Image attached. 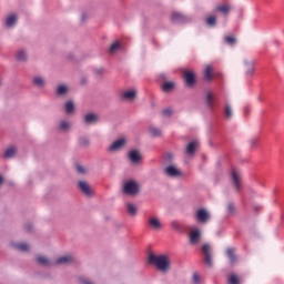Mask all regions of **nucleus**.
I'll list each match as a JSON object with an SVG mask.
<instances>
[{
	"instance_id": "obj_25",
	"label": "nucleus",
	"mask_w": 284,
	"mask_h": 284,
	"mask_svg": "<svg viewBox=\"0 0 284 284\" xmlns=\"http://www.w3.org/2000/svg\"><path fill=\"white\" fill-rule=\"evenodd\" d=\"M214 70L212 69V67H206L205 69V79L206 81H212V79H214Z\"/></svg>"
},
{
	"instance_id": "obj_26",
	"label": "nucleus",
	"mask_w": 284,
	"mask_h": 284,
	"mask_svg": "<svg viewBox=\"0 0 284 284\" xmlns=\"http://www.w3.org/2000/svg\"><path fill=\"white\" fill-rule=\"evenodd\" d=\"M14 154H17V149L11 146L4 151V159H12V156H14Z\"/></svg>"
},
{
	"instance_id": "obj_21",
	"label": "nucleus",
	"mask_w": 284,
	"mask_h": 284,
	"mask_svg": "<svg viewBox=\"0 0 284 284\" xmlns=\"http://www.w3.org/2000/svg\"><path fill=\"white\" fill-rule=\"evenodd\" d=\"M94 121H97V114L94 113H89L84 116V123H87V125H92Z\"/></svg>"
},
{
	"instance_id": "obj_41",
	"label": "nucleus",
	"mask_w": 284,
	"mask_h": 284,
	"mask_svg": "<svg viewBox=\"0 0 284 284\" xmlns=\"http://www.w3.org/2000/svg\"><path fill=\"white\" fill-rule=\"evenodd\" d=\"M68 128H70V123L62 121L60 123V130H68Z\"/></svg>"
},
{
	"instance_id": "obj_35",
	"label": "nucleus",
	"mask_w": 284,
	"mask_h": 284,
	"mask_svg": "<svg viewBox=\"0 0 284 284\" xmlns=\"http://www.w3.org/2000/svg\"><path fill=\"white\" fill-rule=\"evenodd\" d=\"M149 131L151 132L152 136H161V129L156 126H150Z\"/></svg>"
},
{
	"instance_id": "obj_34",
	"label": "nucleus",
	"mask_w": 284,
	"mask_h": 284,
	"mask_svg": "<svg viewBox=\"0 0 284 284\" xmlns=\"http://www.w3.org/2000/svg\"><path fill=\"white\" fill-rule=\"evenodd\" d=\"M28 59V54L26 53V51L20 50L17 53V60L18 61H26Z\"/></svg>"
},
{
	"instance_id": "obj_27",
	"label": "nucleus",
	"mask_w": 284,
	"mask_h": 284,
	"mask_svg": "<svg viewBox=\"0 0 284 284\" xmlns=\"http://www.w3.org/2000/svg\"><path fill=\"white\" fill-rule=\"evenodd\" d=\"M229 284H241V277L236 274H231L227 280Z\"/></svg>"
},
{
	"instance_id": "obj_32",
	"label": "nucleus",
	"mask_w": 284,
	"mask_h": 284,
	"mask_svg": "<svg viewBox=\"0 0 284 284\" xmlns=\"http://www.w3.org/2000/svg\"><path fill=\"white\" fill-rule=\"evenodd\" d=\"M224 43L227 45H236V38H234V36H226L224 38Z\"/></svg>"
},
{
	"instance_id": "obj_51",
	"label": "nucleus",
	"mask_w": 284,
	"mask_h": 284,
	"mask_svg": "<svg viewBox=\"0 0 284 284\" xmlns=\"http://www.w3.org/2000/svg\"><path fill=\"white\" fill-rule=\"evenodd\" d=\"M3 183V178L0 176V185Z\"/></svg>"
},
{
	"instance_id": "obj_24",
	"label": "nucleus",
	"mask_w": 284,
	"mask_h": 284,
	"mask_svg": "<svg viewBox=\"0 0 284 284\" xmlns=\"http://www.w3.org/2000/svg\"><path fill=\"white\" fill-rule=\"evenodd\" d=\"M13 247L16 250H19V252H28V250H30V246L26 243H17V244H13Z\"/></svg>"
},
{
	"instance_id": "obj_11",
	"label": "nucleus",
	"mask_w": 284,
	"mask_h": 284,
	"mask_svg": "<svg viewBox=\"0 0 284 284\" xmlns=\"http://www.w3.org/2000/svg\"><path fill=\"white\" fill-rule=\"evenodd\" d=\"M206 106L211 112H214V108H216V101L214 100V94H212V92L206 94Z\"/></svg>"
},
{
	"instance_id": "obj_19",
	"label": "nucleus",
	"mask_w": 284,
	"mask_h": 284,
	"mask_svg": "<svg viewBox=\"0 0 284 284\" xmlns=\"http://www.w3.org/2000/svg\"><path fill=\"white\" fill-rule=\"evenodd\" d=\"M226 256L230 260L232 265H234V263H236V254H235L234 248H227Z\"/></svg>"
},
{
	"instance_id": "obj_47",
	"label": "nucleus",
	"mask_w": 284,
	"mask_h": 284,
	"mask_svg": "<svg viewBox=\"0 0 284 284\" xmlns=\"http://www.w3.org/2000/svg\"><path fill=\"white\" fill-rule=\"evenodd\" d=\"M244 114H245V115L250 114V108H248V106H245V108H244Z\"/></svg>"
},
{
	"instance_id": "obj_29",
	"label": "nucleus",
	"mask_w": 284,
	"mask_h": 284,
	"mask_svg": "<svg viewBox=\"0 0 284 284\" xmlns=\"http://www.w3.org/2000/svg\"><path fill=\"white\" fill-rule=\"evenodd\" d=\"M33 85H37L38 88H43L45 85V80L41 77L33 78Z\"/></svg>"
},
{
	"instance_id": "obj_9",
	"label": "nucleus",
	"mask_w": 284,
	"mask_h": 284,
	"mask_svg": "<svg viewBox=\"0 0 284 284\" xmlns=\"http://www.w3.org/2000/svg\"><path fill=\"white\" fill-rule=\"evenodd\" d=\"M123 145H125V139H119L110 145L109 152H116L121 150Z\"/></svg>"
},
{
	"instance_id": "obj_50",
	"label": "nucleus",
	"mask_w": 284,
	"mask_h": 284,
	"mask_svg": "<svg viewBox=\"0 0 284 284\" xmlns=\"http://www.w3.org/2000/svg\"><path fill=\"white\" fill-rule=\"evenodd\" d=\"M87 14L82 13V21H85Z\"/></svg>"
},
{
	"instance_id": "obj_43",
	"label": "nucleus",
	"mask_w": 284,
	"mask_h": 284,
	"mask_svg": "<svg viewBox=\"0 0 284 284\" xmlns=\"http://www.w3.org/2000/svg\"><path fill=\"white\" fill-rule=\"evenodd\" d=\"M227 210L230 213L234 212L236 210V207L234 206V203L230 202L227 205Z\"/></svg>"
},
{
	"instance_id": "obj_2",
	"label": "nucleus",
	"mask_w": 284,
	"mask_h": 284,
	"mask_svg": "<svg viewBox=\"0 0 284 284\" xmlns=\"http://www.w3.org/2000/svg\"><path fill=\"white\" fill-rule=\"evenodd\" d=\"M186 88H194L196 85V73L192 70H184L182 72Z\"/></svg>"
},
{
	"instance_id": "obj_7",
	"label": "nucleus",
	"mask_w": 284,
	"mask_h": 284,
	"mask_svg": "<svg viewBox=\"0 0 284 284\" xmlns=\"http://www.w3.org/2000/svg\"><path fill=\"white\" fill-rule=\"evenodd\" d=\"M196 220L199 223H207L210 221V213H207V211L204 209H200L196 212Z\"/></svg>"
},
{
	"instance_id": "obj_48",
	"label": "nucleus",
	"mask_w": 284,
	"mask_h": 284,
	"mask_svg": "<svg viewBox=\"0 0 284 284\" xmlns=\"http://www.w3.org/2000/svg\"><path fill=\"white\" fill-rule=\"evenodd\" d=\"M26 230H27V232H31L32 226H31V225H28V226L26 227Z\"/></svg>"
},
{
	"instance_id": "obj_36",
	"label": "nucleus",
	"mask_w": 284,
	"mask_h": 284,
	"mask_svg": "<svg viewBox=\"0 0 284 284\" xmlns=\"http://www.w3.org/2000/svg\"><path fill=\"white\" fill-rule=\"evenodd\" d=\"M171 227H172V230H175L176 232H181V230H183V227L181 226V223H179V221L171 222Z\"/></svg>"
},
{
	"instance_id": "obj_52",
	"label": "nucleus",
	"mask_w": 284,
	"mask_h": 284,
	"mask_svg": "<svg viewBox=\"0 0 284 284\" xmlns=\"http://www.w3.org/2000/svg\"><path fill=\"white\" fill-rule=\"evenodd\" d=\"M254 210H255V211H258V210H261V207H260V206H255Z\"/></svg>"
},
{
	"instance_id": "obj_17",
	"label": "nucleus",
	"mask_w": 284,
	"mask_h": 284,
	"mask_svg": "<svg viewBox=\"0 0 284 284\" xmlns=\"http://www.w3.org/2000/svg\"><path fill=\"white\" fill-rule=\"evenodd\" d=\"M149 226L152 227L153 230H161V227H163L161 221H159V217H151L149 220Z\"/></svg>"
},
{
	"instance_id": "obj_46",
	"label": "nucleus",
	"mask_w": 284,
	"mask_h": 284,
	"mask_svg": "<svg viewBox=\"0 0 284 284\" xmlns=\"http://www.w3.org/2000/svg\"><path fill=\"white\" fill-rule=\"evenodd\" d=\"M256 143H258V138H254L251 140V148H256Z\"/></svg>"
},
{
	"instance_id": "obj_4",
	"label": "nucleus",
	"mask_w": 284,
	"mask_h": 284,
	"mask_svg": "<svg viewBox=\"0 0 284 284\" xmlns=\"http://www.w3.org/2000/svg\"><path fill=\"white\" fill-rule=\"evenodd\" d=\"M202 252L204 254L205 265H209V267H212V248L210 247V244H203Z\"/></svg>"
},
{
	"instance_id": "obj_49",
	"label": "nucleus",
	"mask_w": 284,
	"mask_h": 284,
	"mask_svg": "<svg viewBox=\"0 0 284 284\" xmlns=\"http://www.w3.org/2000/svg\"><path fill=\"white\" fill-rule=\"evenodd\" d=\"M102 72H103V69H98V70H97V73H98V74H101Z\"/></svg>"
},
{
	"instance_id": "obj_20",
	"label": "nucleus",
	"mask_w": 284,
	"mask_h": 284,
	"mask_svg": "<svg viewBox=\"0 0 284 284\" xmlns=\"http://www.w3.org/2000/svg\"><path fill=\"white\" fill-rule=\"evenodd\" d=\"M37 261L39 265H42L43 267H50L52 264L49 262L48 257L39 255L37 257Z\"/></svg>"
},
{
	"instance_id": "obj_1",
	"label": "nucleus",
	"mask_w": 284,
	"mask_h": 284,
	"mask_svg": "<svg viewBox=\"0 0 284 284\" xmlns=\"http://www.w3.org/2000/svg\"><path fill=\"white\" fill-rule=\"evenodd\" d=\"M149 265H154L159 272L165 274L170 270V257L151 253L149 254Z\"/></svg>"
},
{
	"instance_id": "obj_22",
	"label": "nucleus",
	"mask_w": 284,
	"mask_h": 284,
	"mask_svg": "<svg viewBox=\"0 0 284 284\" xmlns=\"http://www.w3.org/2000/svg\"><path fill=\"white\" fill-rule=\"evenodd\" d=\"M205 23H206V26H209V28H215V26H216V16L206 17Z\"/></svg>"
},
{
	"instance_id": "obj_31",
	"label": "nucleus",
	"mask_w": 284,
	"mask_h": 284,
	"mask_svg": "<svg viewBox=\"0 0 284 284\" xmlns=\"http://www.w3.org/2000/svg\"><path fill=\"white\" fill-rule=\"evenodd\" d=\"M126 210L131 216H136V206L133 203H128Z\"/></svg>"
},
{
	"instance_id": "obj_16",
	"label": "nucleus",
	"mask_w": 284,
	"mask_h": 284,
	"mask_svg": "<svg viewBox=\"0 0 284 284\" xmlns=\"http://www.w3.org/2000/svg\"><path fill=\"white\" fill-rule=\"evenodd\" d=\"M165 174H168V176H181V172L174 165L168 166L165 169Z\"/></svg>"
},
{
	"instance_id": "obj_40",
	"label": "nucleus",
	"mask_w": 284,
	"mask_h": 284,
	"mask_svg": "<svg viewBox=\"0 0 284 284\" xmlns=\"http://www.w3.org/2000/svg\"><path fill=\"white\" fill-rule=\"evenodd\" d=\"M193 283L201 284V276L199 275V273L193 274Z\"/></svg>"
},
{
	"instance_id": "obj_45",
	"label": "nucleus",
	"mask_w": 284,
	"mask_h": 284,
	"mask_svg": "<svg viewBox=\"0 0 284 284\" xmlns=\"http://www.w3.org/2000/svg\"><path fill=\"white\" fill-rule=\"evenodd\" d=\"M247 77H252L254 74V65L252 64L251 68L246 71Z\"/></svg>"
},
{
	"instance_id": "obj_33",
	"label": "nucleus",
	"mask_w": 284,
	"mask_h": 284,
	"mask_svg": "<svg viewBox=\"0 0 284 284\" xmlns=\"http://www.w3.org/2000/svg\"><path fill=\"white\" fill-rule=\"evenodd\" d=\"M65 112L67 114H72V112H74V103L72 101L65 103Z\"/></svg>"
},
{
	"instance_id": "obj_12",
	"label": "nucleus",
	"mask_w": 284,
	"mask_h": 284,
	"mask_svg": "<svg viewBox=\"0 0 284 284\" xmlns=\"http://www.w3.org/2000/svg\"><path fill=\"white\" fill-rule=\"evenodd\" d=\"M79 189L81 190V192L83 194H85V196H91L92 195V189H90V184H88V182L80 181L79 182Z\"/></svg>"
},
{
	"instance_id": "obj_10",
	"label": "nucleus",
	"mask_w": 284,
	"mask_h": 284,
	"mask_svg": "<svg viewBox=\"0 0 284 284\" xmlns=\"http://www.w3.org/2000/svg\"><path fill=\"white\" fill-rule=\"evenodd\" d=\"M231 179L233 181V184L235 185V190L237 192H241V178L239 176V173L236 172V170H233L232 171V175H231Z\"/></svg>"
},
{
	"instance_id": "obj_18",
	"label": "nucleus",
	"mask_w": 284,
	"mask_h": 284,
	"mask_svg": "<svg viewBox=\"0 0 284 284\" xmlns=\"http://www.w3.org/2000/svg\"><path fill=\"white\" fill-rule=\"evenodd\" d=\"M74 261V257L70 256V255H67V256H62V257H59L57 260V265H65L68 263H72Z\"/></svg>"
},
{
	"instance_id": "obj_44",
	"label": "nucleus",
	"mask_w": 284,
	"mask_h": 284,
	"mask_svg": "<svg viewBox=\"0 0 284 284\" xmlns=\"http://www.w3.org/2000/svg\"><path fill=\"white\" fill-rule=\"evenodd\" d=\"M77 171L79 172V174H85V169L81 165H77Z\"/></svg>"
},
{
	"instance_id": "obj_5",
	"label": "nucleus",
	"mask_w": 284,
	"mask_h": 284,
	"mask_svg": "<svg viewBox=\"0 0 284 284\" xmlns=\"http://www.w3.org/2000/svg\"><path fill=\"white\" fill-rule=\"evenodd\" d=\"M214 12H220V14L227 17V14L232 12V4L231 3L216 4Z\"/></svg>"
},
{
	"instance_id": "obj_28",
	"label": "nucleus",
	"mask_w": 284,
	"mask_h": 284,
	"mask_svg": "<svg viewBox=\"0 0 284 284\" xmlns=\"http://www.w3.org/2000/svg\"><path fill=\"white\" fill-rule=\"evenodd\" d=\"M223 114H224L225 119H232L233 113H232V106L230 104H226L224 106Z\"/></svg>"
},
{
	"instance_id": "obj_39",
	"label": "nucleus",
	"mask_w": 284,
	"mask_h": 284,
	"mask_svg": "<svg viewBox=\"0 0 284 284\" xmlns=\"http://www.w3.org/2000/svg\"><path fill=\"white\" fill-rule=\"evenodd\" d=\"M58 94H65V92H68V87H65V85H60V87H58Z\"/></svg>"
},
{
	"instance_id": "obj_14",
	"label": "nucleus",
	"mask_w": 284,
	"mask_h": 284,
	"mask_svg": "<svg viewBox=\"0 0 284 284\" xmlns=\"http://www.w3.org/2000/svg\"><path fill=\"white\" fill-rule=\"evenodd\" d=\"M129 159L132 163H141V153L138 150H132L129 152Z\"/></svg>"
},
{
	"instance_id": "obj_37",
	"label": "nucleus",
	"mask_w": 284,
	"mask_h": 284,
	"mask_svg": "<svg viewBox=\"0 0 284 284\" xmlns=\"http://www.w3.org/2000/svg\"><path fill=\"white\" fill-rule=\"evenodd\" d=\"M79 144L82 148H88V145H90V140L88 138H80L79 139Z\"/></svg>"
},
{
	"instance_id": "obj_3",
	"label": "nucleus",
	"mask_w": 284,
	"mask_h": 284,
	"mask_svg": "<svg viewBox=\"0 0 284 284\" xmlns=\"http://www.w3.org/2000/svg\"><path fill=\"white\" fill-rule=\"evenodd\" d=\"M123 192L128 196H136V194H139L140 192L139 184L134 181L125 182L123 186Z\"/></svg>"
},
{
	"instance_id": "obj_15",
	"label": "nucleus",
	"mask_w": 284,
	"mask_h": 284,
	"mask_svg": "<svg viewBox=\"0 0 284 284\" xmlns=\"http://www.w3.org/2000/svg\"><path fill=\"white\" fill-rule=\"evenodd\" d=\"M122 99L124 101H134L136 99V90H129L122 93Z\"/></svg>"
},
{
	"instance_id": "obj_38",
	"label": "nucleus",
	"mask_w": 284,
	"mask_h": 284,
	"mask_svg": "<svg viewBox=\"0 0 284 284\" xmlns=\"http://www.w3.org/2000/svg\"><path fill=\"white\" fill-rule=\"evenodd\" d=\"M119 48H121V44L119 42H114L113 44H111L109 52L114 53L116 52V50H119Z\"/></svg>"
},
{
	"instance_id": "obj_42",
	"label": "nucleus",
	"mask_w": 284,
	"mask_h": 284,
	"mask_svg": "<svg viewBox=\"0 0 284 284\" xmlns=\"http://www.w3.org/2000/svg\"><path fill=\"white\" fill-rule=\"evenodd\" d=\"M163 116H172V109H164L162 111Z\"/></svg>"
},
{
	"instance_id": "obj_30",
	"label": "nucleus",
	"mask_w": 284,
	"mask_h": 284,
	"mask_svg": "<svg viewBox=\"0 0 284 284\" xmlns=\"http://www.w3.org/2000/svg\"><path fill=\"white\" fill-rule=\"evenodd\" d=\"M162 90L164 92H172V90H174V82H164L162 84Z\"/></svg>"
},
{
	"instance_id": "obj_6",
	"label": "nucleus",
	"mask_w": 284,
	"mask_h": 284,
	"mask_svg": "<svg viewBox=\"0 0 284 284\" xmlns=\"http://www.w3.org/2000/svg\"><path fill=\"white\" fill-rule=\"evenodd\" d=\"M171 21L172 23H187V17L181 12H173L171 14Z\"/></svg>"
},
{
	"instance_id": "obj_8",
	"label": "nucleus",
	"mask_w": 284,
	"mask_h": 284,
	"mask_svg": "<svg viewBox=\"0 0 284 284\" xmlns=\"http://www.w3.org/2000/svg\"><path fill=\"white\" fill-rule=\"evenodd\" d=\"M199 241H201V230L194 229L190 233V243L191 245H199Z\"/></svg>"
},
{
	"instance_id": "obj_13",
	"label": "nucleus",
	"mask_w": 284,
	"mask_h": 284,
	"mask_svg": "<svg viewBox=\"0 0 284 284\" xmlns=\"http://www.w3.org/2000/svg\"><path fill=\"white\" fill-rule=\"evenodd\" d=\"M196 148H199V141H192L187 144L186 146V154L189 156H192L195 154L196 152Z\"/></svg>"
},
{
	"instance_id": "obj_23",
	"label": "nucleus",
	"mask_w": 284,
	"mask_h": 284,
	"mask_svg": "<svg viewBox=\"0 0 284 284\" xmlns=\"http://www.w3.org/2000/svg\"><path fill=\"white\" fill-rule=\"evenodd\" d=\"M14 23H17V14L9 16L6 20L7 28H12V26H14Z\"/></svg>"
}]
</instances>
